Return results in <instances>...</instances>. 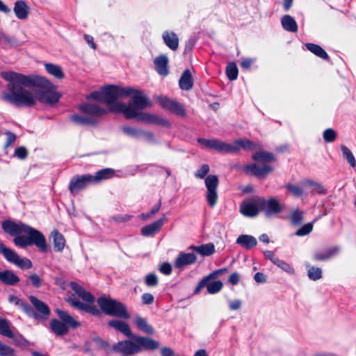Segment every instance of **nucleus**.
<instances>
[{"label":"nucleus","instance_id":"obj_1","mask_svg":"<svg viewBox=\"0 0 356 356\" xmlns=\"http://www.w3.org/2000/svg\"><path fill=\"white\" fill-rule=\"evenodd\" d=\"M0 74L8 81V92L2 94L1 99L16 106H31L36 104V98L26 87L41 85L43 90L39 92L38 99L42 103L53 104L60 97V95L56 92V86L42 76L24 75L13 71H3Z\"/></svg>","mask_w":356,"mask_h":356},{"label":"nucleus","instance_id":"obj_2","mask_svg":"<svg viewBox=\"0 0 356 356\" xmlns=\"http://www.w3.org/2000/svg\"><path fill=\"white\" fill-rule=\"evenodd\" d=\"M133 92L129 96L131 97V102L129 104H118V108L122 109V114L126 119H134L142 122L158 124L163 127H170V122L159 117V115L143 112L142 110L151 106V102L143 92L132 88Z\"/></svg>","mask_w":356,"mask_h":356},{"label":"nucleus","instance_id":"obj_3","mask_svg":"<svg viewBox=\"0 0 356 356\" xmlns=\"http://www.w3.org/2000/svg\"><path fill=\"white\" fill-rule=\"evenodd\" d=\"M197 142L205 147L214 149L223 154L238 152L241 149L252 150L258 147L255 143L248 139H237L232 144L216 138L206 139L200 138Z\"/></svg>","mask_w":356,"mask_h":356},{"label":"nucleus","instance_id":"obj_4","mask_svg":"<svg viewBox=\"0 0 356 356\" xmlns=\"http://www.w3.org/2000/svg\"><path fill=\"white\" fill-rule=\"evenodd\" d=\"M70 287L85 302H81L74 295H72L67 300L72 307L88 312L94 316H99L101 314L99 309L94 305L95 298L90 293L86 291L83 286L74 282H70Z\"/></svg>","mask_w":356,"mask_h":356},{"label":"nucleus","instance_id":"obj_5","mask_svg":"<svg viewBox=\"0 0 356 356\" xmlns=\"http://www.w3.org/2000/svg\"><path fill=\"white\" fill-rule=\"evenodd\" d=\"M104 103L107 104L111 112L122 113V109L118 108V104H124L123 102H117L119 97H129L133 92L131 87H121L115 85H108L102 88Z\"/></svg>","mask_w":356,"mask_h":356},{"label":"nucleus","instance_id":"obj_6","mask_svg":"<svg viewBox=\"0 0 356 356\" xmlns=\"http://www.w3.org/2000/svg\"><path fill=\"white\" fill-rule=\"evenodd\" d=\"M26 234L27 236L17 235L14 238V243L19 247L25 248L34 244L41 252L47 251V245L44 236L40 231L30 227L22 234Z\"/></svg>","mask_w":356,"mask_h":356},{"label":"nucleus","instance_id":"obj_7","mask_svg":"<svg viewBox=\"0 0 356 356\" xmlns=\"http://www.w3.org/2000/svg\"><path fill=\"white\" fill-rule=\"evenodd\" d=\"M97 303L101 309L106 314L115 316L124 319H129L130 314L127 312V307L116 300L100 297L97 299Z\"/></svg>","mask_w":356,"mask_h":356},{"label":"nucleus","instance_id":"obj_8","mask_svg":"<svg viewBox=\"0 0 356 356\" xmlns=\"http://www.w3.org/2000/svg\"><path fill=\"white\" fill-rule=\"evenodd\" d=\"M0 254L10 263L17 266L21 269H29L32 268L31 261L26 257H20L17 253L12 249L6 247L0 241Z\"/></svg>","mask_w":356,"mask_h":356},{"label":"nucleus","instance_id":"obj_9","mask_svg":"<svg viewBox=\"0 0 356 356\" xmlns=\"http://www.w3.org/2000/svg\"><path fill=\"white\" fill-rule=\"evenodd\" d=\"M204 181L207 189V202L211 207H213L218 200L217 188L218 186V178L216 175H210L205 178Z\"/></svg>","mask_w":356,"mask_h":356},{"label":"nucleus","instance_id":"obj_10","mask_svg":"<svg viewBox=\"0 0 356 356\" xmlns=\"http://www.w3.org/2000/svg\"><path fill=\"white\" fill-rule=\"evenodd\" d=\"M156 99L163 108L168 110L177 115L181 117L186 116V111L183 105L176 100L164 96H159Z\"/></svg>","mask_w":356,"mask_h":356},{"label":"nucleus","instance_id":"obj_11","mask_svg":"<svg viewBox=\"0 0 356 356\" xmlns=\"http://www.w3.org/2000/svg\"><path fill=\"white\" fill-rule=\"evenodd\" d=\"M91 183L92 181L90 175H77L71 179L69 190L72 194L75 195L79 191L86 188Z\"/></svg>","mask_w":356,"mask_h":356},{"label":"nucleus","instance_id":"obj_12","mask_svg":"<svg viewBox=\"0 0 356 356\" xmlns=\"http://www.w3.org/2000/svg\"><path fill=\"white\" fill-rule=\"evenodd\" d=\"M259 205L261 211H264L266 216L279 213L282 211V206L280 202L273 197L268 200L260 197Z\"/></svg>","mask_w":356,"mask_h":356},{"label":"nucleus","instance_id":"obj_13","mask_svg":"<svg viewBox=\"0 0 356 356\" xmlns=\"http://www.w3.org/2000/svg\"><path fill=\"white\" fill-rule=\"evenodd\" d=\"M30 226L24 224L22 222H15L10 220H6L2 222V229L6 233L10 236H17L24 231H26L29 229Z\"/></svg>","mask_w":356,"mask_h":356},{"label":"nucleus","instance_id":"obj_14","mask_svg":"<svg viewBox=\"0 0 356 356\" xmlns=\"http://www.w3.org/2000/svg\"><path fill=\"white\" fill-rule=\"evenodd\" d=\"M260 197L252 200L251 201L243 202L241 205L240 211L241 213L248 217H254L256 216L260 209Z\"/></svg>","mask_w":356,"mask_h":356},{"label":"nucleus","instance_id":"obj_15","mask_svg":"<svg viewBox=\"0 0 356 356\" xmlns=\"http://www.w3.org/2000/svg\"><path fill=\"white\" fill-rule=\"evenodd\" d=\"M197 261V257L194 253L180 252L175 260V267L181 269L186 266L193 264Z\"/></svg>","mask_w":356,"mask_h":356},{"label":"nucleus","instance_id":"obj_16","mask_svg":"<svg viewBox=\"0 0 356 356\" xmlns=\"http://www.w3.org/2000/svg\"><path fill=\"white\" fill-rule=\"evenodd\" d=\"M108 325L115 328L116 330L122 332L126 337L131 338L132 341H134L135 337H142L141 336L134 335L131 331L128 323L120 320H111L108 323Z\"/></svg>","mask_w":356,"mask_h":356},{"label":"nucleus","instance_id":"obj_17","mask_svg":"<svg viewBox=\"0 0 356 356\" xmlns=\"http://www.w3.org/2000/svg\"><path fill=\"white\" fill-rule=\"evenodd\" d=\"M245 172L250 173L257 177H265L269 172L273 170V167L270 165H265L262 167L258 166L255 163L245 165L244 167Z\"/></svg>","mask_w":356,"mask_h":356},{"label":"nucleus","instance_id":"obj_18","mask_svg":"<svg viewBox=\"0 0 356 356\" xmlns=\"http://www.w3.org/2000/svg\"><path fill=\"white\" fill-rule=\"evenodd\" d=\"M8 301L11 304H14L20 308L23 309V311L29 316H32L35 318V319H38L40 316L36 312H34V310L32 309V307L28 305L27 303L24 302L22 300L19 298L17 296L15 295H10L8 297Z\"/></svg>","mask_w":356,"mask_h":356},{"label":"nucleus","instance_id":"obj_19","mask_svg":"<svg viewBox=\"0 0 356 356\" xmlns=\"http://www.w3.org/2000/svg\"><path fill=\"white\" fill-rule=\"evenodd\" d=\"M29 299L35 310L40 314V316L43 318H47L50 314L48 305L34 296H30Z\"/></svg>","mask_w":356,"mask_h":356},{"label":"nucleus","instance_id":"obj_20","mask_svg":"<svg viewBox=\"0 0 356 356\" xmlns=\"http://www.w3.org/2000/svg\"><path fill=\"white\" fill-rule=\"evenodd\" d=\"M13 11L19 19H26L30 13V8L24 1L18 0L15 3Z\"/></svg>","mask_w":356,"mask_h":356},{"label":"nucleus","instance_id":"obj_21","mask_svg":"<svg viewBox=\"0 0 356 356\" xmlns=\"http://www.w3.org/2000/svg\"><path fill=\"white\" fill-rule=\"evenodd\" d=\"M79 109L82 112L92 115L91 117L102 116L107 113L106 110L95 104H83L79 106Z\"/></svg>","mask_w":356,"mask_h":356},{"label":"nucleus","instance_id":"obj_22","mask_svg":"<svg viewBox=\"0 0 356 356\" xmlns=\"http://www.w3.org/2000/svg\"><path fill=\"white\" fill-rule=\"evenodd\" d=\"M121 130L126 135L135 138H138L141 136H145L149 140H152L153 138V135L152 133L146 132L143 131L142 129H139L135 127L123 126L121 127Z\"/></svg>","mask_w":356,"mask_h":356},{"label":"nucleus","instance_id":"obj_23","mask_svg":"<svg viewBox=\"0 0 356 356\" xmlns=\"http://www.w3.org/2000/svg\"><path fill=\"white\" fill-rule=\"evenodd\" d=\"M179 86L182 90H190L193 86V77L191 71L186 69L182 73L179 80Z\"/></svg>","mask_w":356,"mask_h":356},{"label":"nucleus","instance_id":"obj_24","mask_svg":"<svg viewBox=\"0 0 356 356\" xmlns=\"http://www.w3.org/2000/svg\"><path fill=\"white\" fill-rule=\"evenodd\" d=\"M339 250V246H334L324 250L317 251L314 253V259L316 261H325L337 254Z\"/></svg>","mask_w":356,"mask_h":356},{"label":"nucleus","instance_id":"obj_25","mask_svg":"<svg viewBox=\"0 0 356 356\" xmlns=\"http://www.w3.org/2000/svg\"><path fill=\"white\" fill-rule=\"evenodd\" d=\"M19 277L10 270L0 271V282L4 284L14 286L19 282Z\"/></svg>","mask_w":356,"mask_h":356},{"label":"nucleus","instance_id":"obj_26","mask_svg":"<svg viewBox=\"0 0 356 356\" xmlns=\"http://www.w3.org/2000/svg\"><path fill=\"white\" fill-rule=\"evenodd\" d=\"M49 238L53 241L54 250L56 252H62L65 246L63 235L57 230H54L51 232Z\"/></svg>","mask_w":356,"mask_h":356},{"label":"nucleus","instance_id":"obj_27","mask_svg":"<svg viewBox=\"0 0 356 356\" xmlns=\"http://www.w3.org/2000/svg\"><path fill=\"white\" fill-rule=\"evenodd\" d=\"M168 59L165 55H161L154 59L155 68L159 74L166 76L168 74Z\"/></svg>","mask_w":356,"mask_h":356},{"label":"nucleus","instance_id":"obj_28","mask_svg":"<svg viewBox=\"0 0 356 356\" xmlns=\"http://www.w3.org/2000/svg\"><path fill=\"white\" fill-rule=\"evenodd\" d=\"M165 44L172 50L175 51L179 47V38L175 33L165 31L163 33Z\"/></svg>","mask_w":356,"mask_h":356},{"label":"nucleus","instance_id":"obj_29","mask_svg":"<svg viewBox=\"0 0 356 356\" xmlns=\"http://www.w3.org/2000/svg\"><path fill=\"white\" fill-rule=\"evenodd\" d=\"M163 223L164 218L143 227L142 228L141 233L145 236L154 235L155 233L159 231Z\"/></svg>","mask_w":356,"mask_h":356},{"label":"nucleus","instance_id":"obj_30","mask_svg":"<svg viewBox=\"0 0 356 356\" xmlns=\"http://www.w3.org/2000/svg\"><path fill=\"white\" fill-rule=\"evenodd\" d=\"M56 312L60 318V321L65 323L67 326L75 328L80 325V323L74 320V318L65 311L56 309Z\"/></svg>","mask_w":356,"mask_h":356},{"label":"nucleus","instance_id":"obj_31","mask_svg":"<svg viewBox=\"0 0 356 356\" xmlns=\"http://www.w3.org/2000/svg\"><path fill=\"white\" fill-rule=\"evenodd\" d=\"M50 328L54 333L58 336L66 334L69 330V327L65 323L56 318L51 321Z\"/></svg>","mask_w":356,"mask_h":356},{"label":"nucleus","instance_id":"obj_32","mask_svg":"<svg viewBox=\"0 0 356 356\" xmlns=\"http://www.w3.org/2000/svg\"><path fill=\"white\" fill-rule=\"evenodd\" d=\"M236 243L245 249H251L257 245V239L250 235L242 234L236 239Z\"/></svg>","mask_w":356,"mask_h":356},{"label":"nucleus","instance_id":"obj_33","mask_svg":"<svg viewBox=\"0 0 356 356\" xmlns=\"http://www.w3.org/2000/svg\"><path fill=\"white\" fill-rule=\"evenodd\" d=\"M281 24L283 29L287 31L296 33L298 31V25L296 20L289 15L282 17Z\"/></svg>","mask_w":356,"mask_h":356},{"label":"nucleus","instance_id":"obj_34","mask_svg":"<svg viewBox=\"0 0 356 356\" xmlns=\"http://www.w3.org/2000/svg\"><path fill=\"white\" fill-rule=\"evenodd\" d=\"M302 186L305 188H309L312 193L325 194V189L318 182L310 179H306L302 181Z\"/></svg>","mask_w":356,"mask_h":356},{"label":"nucleus","instance_id":"obj_35","mask_svg":"<svg viewBox=\"0 0 356 356\" xmlns=\"http://www.w3.org/2000/svg\"><path fill=\"white\" fill-rule=\"evenodd\" d=\"M190 249L204 257L210 256L215 252V247L213 243H207L199 246L192 245Z\"/></svg>","mask_w":356,"mask_h":356},{"label":"nucleus","instance_id":"obj_36","mask_svg":"<svg viewBox=\"0 0 356 356\" xmlns=\"http://www.w3.org/2000/svg\"><path fill=\"white\" fill-rule=\"evenodd\" d=\"M114 170L111 168H104L97 171L94 176L91 175L92 183H97L104 179H108L113 177Z\"/></svg>","mask_w":356,"mask_h":356},{"label":"nucleus","instance_id":"obj_37","mask_svg":"<svg viewBox=\"0 0 356 356\" xmlns=\"http://www.w3.org/2000/svg\"><path fill=\"white\" fill-rule=\"evenodd\" d=\"M135 323L137 327L142 332L147 334H154V330L152 325H150L147 320L141 316H136L135 318Z\"/></svg>","mask_w":356,"mask_h":356},{"label":"nucleus","instance_id":"obj_38","mask_svg":"<svg viewBox=\"0 0 356 356\" xmlns=\"http://www.w3.org/2000/svg\"><path fill=\"white\" fill-rule=\"evenodd\" d=\"M44 67L49 74L58 79H63L65 77L64 72L59 65L53 63H45Z\"/></svg>","mask_w":356,"mask_h":356},{"label":"nucleus","instance_id":"obj_39","mask_svg":"<svg viewBox=\"0 0 356 356\" xmlns=\"http://www.w3.org/2000/svg\"><path fill=\"white\" fill-rule=\"evenodd\" d=\"M70 120L75 124L79 125H95L96 121L93 117L91 116H81L79 115H72Z\"/></svg>","mask_w":356,"mask_h":356},{"label":"nucleus","instance_id":"obj_40","mask_svg":"<svg viewBox=\"0 0 356 356\" xmlns=\"http://www.w3.org/2000/svg\"><path fill=\"white\" fill-rule=\"evenodd\" d=\"M252 158L254 161L263 163H268L275 160L273 154L265 151L257 152L254 154L252 155Z\"/></svg>","mask_w":356,"mask_h":356},{"label":"nucleus","instance_id":"obj_41","mask_svg":"<svg viewBox=\"0 0 356 356\" xmlns=\"http://www.w3.org/2000/svg\"><path fill=\"white\" fill-rule=\"evenodd\" d=\"M225 270H226V269L217 270H215V271L212 272L211 273H210L207 276L204 277L199 282L198 285L197 286V287H196V289L195 290V293H198L201 290V289H202L203 287L206 286L207 281H210V280H212L215 279L218 275L222 274V273L225 272Z\"/></svg>","mask_w":356,"mask_h":356},{"label":"nucleus","instance_id":"obj_42","mask_svg":"<svg viewBox=\"0 0 356 356\" xmlns=\"http://www.w3.org/2000/svg\"><path fill=\"white\" fill-rule=\"evenodd\" d=\"M305 47L307 49L314 54L316 56L323 58L327 59L329 58L327 54L325 51L319 45L314 44V43H307L305 44Z\"/></svg>","mask_w":356,"mask_h":356},{"label":"nucleus","instance_id":"obj_43","mask_svg":"<svg viewBox=\"0 0 356 356\" xmlns=\"http://www.w3.org/2000/svg\"><path fill=\"white\" fill-rule=\"evenodd\" d=\"M0 334L11 339L14 337V334L10 329L8 321L1 317H0Z\"/></svg>","mask_w":356,"mask_h":356},{"label":"nucleus","instance_id":"obj_44","mask_svg":"<svg viewBox=\"0 0 356 356\" xmlns=\"http://www.w3.org/2000/svg\"><path fill=\"white\" fill-rule=\"evenodd\" d=\"M222 286L223 283L220 280L213 282H211V280L207 281L206 287L208 293L210 294H214L219 292L222 289Z\"/></svg>","mask_w":356,"mask_h":356},{"label":"nucleus","instance_id":"obj_45","mask_svg":"<svg viewBox=\"0 0 356 356\" xmlns=\"http://www.w3.org/2000/svg\"><path fill=\"white\" fill-rule=\"evenodd\" d=\"M341 148L343 157L346 159L351 167L355 168L356 166V161L352 152L344 145H341Z\"/></svg>","mask_w":356,"mask_h":356},{"label":"nucleus","instance_id":"obj_46","mask_svg":"<svg viewBox=\"0 0 356 356\" xmlns=\"http://www.w3.org/2000/svg\"><path fill=\"white\" fill-rule=\"evenodd\" d=\"M287 191L294 197H300L304 194V190L302 187L293 184H288L286 185Z\"/></svg>","mask_w":356,"mask_h":356},{"label":"nucleus","instance_id":"obj_47","mask_svg":"<svg viewBox=\"0 0 356 356\" xmlns=\"http://www.w3.org/2000/svg\"><path fill=\"white\" fill-rule=\"evenodd\" d=\"M228 79L231 81L236 79L238 76V68L234 63H229L226 68Z\"/></svg>","mask_w":356,"mask_h":356},{"label":"nucleus","instance_id":"obj_48","mask_svg":"<svg viewBox=\"0 0 356 356\" xmlns=\"http://www.w3.org/2000/svg\"><path fill=\"white\" fill-rule=\"evenodd\" d=\"M307 275L310 280H318L322 277V270L321 268L312 266L309 268Z\"/></svg>","mask_w":356,"mask_h":356},{"label":"nucleus","instance_id":"obj_49","mask_svg":"<svg viewBox=\"0 0 356 356\" xmlns=\"http://www.w3.org/2000/svg\"><path fill=\"white\" fill-rule=\"evenodd\" d=\"M303 219V212L296 209L292 211L291 216H290V220L291 222L294 225H298L301 223Z\"/></svg>","mask_w":356,"mask_h":356},{"label":"nucleus","instance_id":"obj_50","mask_svg":"<svg viewBox=\"0 0 356 356\" xmlns=\"http://www.w3.org/2000/svg\"><path fill=\"white\" fill-rule=\"evenodd\" d=\"M0 356H16V352L10 346L0 342Z\"/></svg>","mask_w":356,"mask_h":356},{"label":"nucleus","instance_id":"obj_51","mask_svg":"<svg viewBox=\"0 0 356 356\" xmlns=\"http://www.w3.org/2000/svg\"><path fill=\"white\" fill-rule=\"evenodd\" d=\"M323 136L325 142L332 143L337 138V133L333 129L329 128L323 131Z\"/></svg>","mask_w":356,"mask_h":356},{"label":"nucleus","instance_id":"obj_52","mask_svg":"<svg viewBox=\"0 0 356 356\" xmlns=\"http://www.w3.org/2000/svg\"><path fill=\"white\" fill-rule=\"evenodd\" d=\"M313 229V225L311 222L307 223L301 227L296 233L298 236H302L309 234Z\"/></svg>","mask_w":356,"mask_h":356},{"label":"nucleus","instance_id":"obj_53","mask_svg":"<svg viewBox=\"0 0 356 356\" xmlns=\"http://www.w3.org/2000/svg\"><path fill=\"white\" fill-rule=\"evenodd\" d=\"M145 282L148 286H154L158 284V277L154 273L147 275L145 279Z\"/></svg>","mask_w":356,"mask_h":356},{"label":"nucleus","instance_id":"obj_54","mask_svg":"<svg viewBox=\"0 0 356 356\" xmlns=\"http://www.w3.org/2000/svg\"><path fill=\"white\" fill-rule=\"evenodd\" d=\"M209 172V166L207 164H203L201 165L200 169H198L195 173V176L200 179H203Z\"/></svg>","mask_w":356,"mask_h":356},{"label":"nucleus","instance_id":"obj_55","mask_svg":"<svg viewBox=\"0 0 356 356\" xmlns=\"http://www.w3.org/2000/svg\"><path fill=\"white\" fill-rule=\"evenodd\" d=\"M4 134L6 136V143L4 145V148L5 149H7L8 147H10L13 143H15V141L17 139V136L9 131H6Z\"/></svg>","mask_w":356,"mask_h":356},{"label":"nucleus","instance_id":"obj_56","mask_svg":"<svg viewBox=\"0 0 356 356\" xmlns=\"http://www.w3.org/2000/svg\"><path fill=\"white\" fill-rule=\"evenodd\" d=\"M14 156L19 159H25L28 156V151L24 147H19L15 149Z\"/></svg>","mask_w":356,"mask_h":356},{"label":"nucleus","instance_id":"obj_57","mask_svg":"<svg viewBox=\"0 0 356 356\" xmlns=\"http://www.w3.org/2000/svg\"><path fill=\"white\" fill-rule=\"evenodd\" d=\"M29 280L31 284L36 288H38L42 285V279L36 273H32L29 277Z\"/></svg>","mask_w":356,"mask_h":356},{"label":"nucleus","instance_id":"obj_58","mask_svg":"<svg viewBox=\"0 0 356 356\" xmlns=\"http://www.w3.org/2000/svg\"><path fill=\"white\" fill-rule=\"evenodd\" d=\"M141 300L143 305H149L154 302V297L149 293H145L142 295Z\"/></svg>","mask_w":356,"mask_h":356},{"label":"nucleus","instance_id":"obj_59","mask_svg":"<svg viewBox=\"0 0 356 356\" xmlns=\"http://www.w3.org/2000/svg\"><path fill=\"white\" fill-rule=\"evenodd\" d=\"M159 270L161 273L168 275L172 273V266L170 263L164 262L160 266Z\"/></svg>","mask_w":356,"mask_h":356},{"label":"nucleus","instance_id":"obj_60","mask_svg":"<svg viewBox=\"0 0 356 356\" xmlns=\"http://www.w3.org/2000/svg\"><path fill=\"white\" fill-rule=\"evenodd\" d=\"M284 271L289 273V274H293L294 273V269L288 263H286L284 261H282L280 266H278Z\"/></svg>","mask_w":356,"mask_h":356},{"label":"nucleus","instance_id":"obj_61","mask_svg":"<svg viewBox=\"0 0 356 356\" xmlns=\"http://www.w3.org/2000/svg\"><path fill=\"white\" fill-rule=\"evenodd\" d=\"M89 97L99 102H104V96L102 89L101 91H95L90 94Z\"/></svg>","mask_w":356,"mask_h":356},{"label":"nucleus","instance_id":"obj_62","mask_svg":"<svg viewBox=\"0 0 356 356\" xmlns=\"http://www.w3.org/2000/svg\"><path fill=\"white\" fill-rule=\"evenodd\" d=\"M239 280H240V275L236 272L232 273L229 275V279H228L229 282L233 285L237 284L239 282Z\"/></svg>","mask_w":356,"mask_h":356},{"label":"nucleus","instance_id":"obj_63","mask_svg":"<svg viewBox=\"0 0 356 356\" xmlns=\"http://www.w3.org/2000/svg\"><path fill=\"white\" fill-rule=\"evenodd\" d=\"M254 279L257 283H264L267 281L266 275L260 272H258L254 275Z\"/></svg>","mask_w":356,"mask_h":356},{"label":"nucleus","instance_id":"obj_64","mask_svg":"<svg viewBox=\"0 0 356 356\" xmlns=\"http://www.w3.org/2000/svg\"><path fill=\"white\" fill-rule=\"evenodd\" d=\"M161 352L162 356H175L174 350L168 347L162 348Z\"/></svg>","mask_w":356,"mask_h":356}]
</instances>
